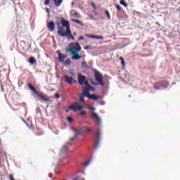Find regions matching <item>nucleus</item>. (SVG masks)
<instances>
[{
  "label": "nucleus",
  "instance_id": "8",
  "mask_svg": "<svg viewBox=\"0 0 180 180\" xmlns=\"http://www.w3.org/2000/svg\"><path fill=\"white\" fill-rule=\"evenodd\" d=\"M157 86H165V88H167V86H168V82L167 81L159 82L155 84L154 88L155 89H160Z\"/></svg>",
  "mask_w": 180,
  "mask_h": 180
},
{
  "label": "nucleus",
  "instance_id": "23",
  "mask_svg": "<svg viewBox=\"0 0 180 180\" xmlns=\"http://www.w3.org/2000/svg\"><path fill=\"white\" fill-rule=\"evenodd\" d=\"M84 129L85 130L86 133H92V128L85 127Z\"/></svg>",
  "mask_w": 180,
  "mask_h": 180
},
{
  "label": "nucleus",
  "instance_id": "39",
  "mask_svg": "<svg viewBox=\"0 0 180 180\" xmlns=\"http://www.w3.org/2000/svg\"><path fill=\"white\" fill-rule=\"evenodd\" d=\"M73 15L78 17V16H79V13H78L76 12V13H75L73 14Z\"/></svg>",
  "mask_w": 180,
  "mask_h": 180
},
{
  "label": "nucleus",
  "instance_id": "42",
  "mask_svg": "<svg viewBox=\"0 0 180 180\" xmlns=\"http://www.w3.org/2000/svg\"><path fill=\"white\" fill-rule=\"evenodd\" d=\"M84 39H85L84 37H80L79 38V40H84Z\"/></svg>",
  "mask_w": 180,
  "mask_h": 180
},
{
  "label": "nucleus",
  "instance_id": "4",
  "mask_svg": "<svg viewBox=\"0 0 180 180\" xmlns=\"http://www.w3.org/2000/svg\"><path fill=\"white\" fill-rule=\"evenodd\" d=\"M28 87L30 89V91H32V92H34V94H35L37 96L39 97L40 99H41V101H44V102H50V98H49L47 96L44 95V93H39V91H37L34 85L29 83Z\"/></svg>",
  "mask_w": 180,
  "mask_h": 180
},
{
  "label": "nucleus",
  "instance_id": "15",
  "mask_svg": "<svg viewBox=\"0 0 180 180\" xmlns=\"http://www.w3.org/2000/svg\"><path fill=\"white\" fill-rule=\"evenodd\" d=\"M68 146H71V143H68L66 145H65L62 149H61V153H67V150H68Z\"/></svg>",
  "mask_w": 180,
  "mask_h": 180
},
{
  "label": "nucleus",
  "instance_id": "26",
  "mask_svg": "<svg viewBox=\"0 0 180 180\" xmlns=\"http://www.w3.org/2000/svg\"><path fill=\"white\" fill-rule=\"evenodd\" d=\"M29 63H30V64H34V63H36V60H34V58L30 57V58Z\"/></svg>",
  "mask_w": 180,
  "mask_h": 180
},
{
  "label": "nucleus",
  "instance_id": "1",
  "mask_svg": "<svg viewBox=\"0 0 180 180\" xmlns=\"http://www.w3.org/2000/svg\"><path fill=\"white\" fill-rule=\"evenodd\" d=\"M56 26L58 29L57 32L58 36H60L61 37H67L69 40H75V38L71 33L70 22H68V20L61 18L60 20L56 21Z\"/></svg>",
  "mask_w": 180,
  "mask_h": 180
},
{
  "label": "nucleus",
  "instance_id": "5",
  "mask_svg": "<svg viewBox=\"0 0 180 180\" xmlns=\"http://www.w3.org/2000/svg\"><path fill=\"white\" fill-rule=\"evenodd\" d=\"M94 77L96 81L98 83V85H101L103 86L105 85V82H103V75L98 70L94 71Z\"/></svg>",
  "mask_w": 180,
  "mask_h": 180
},
{
  "label": "nucleus",
  "instance_id": "44",
  "mask_svg": "<svg viewBox=\"0 0 180 180\" xmlns=\"http://www.w3.org/2000/svg\"><path fill=\"white\" fill-rule=\"evenodd\" d=\"M66 113H68L70 112V110H65Z\"/></svg>",
  "mask_w": 180,
  "mask_h": 180
},
{
  "label": "nucleus",
  "instance_id": "12",
  "mask_svg": "<svg viewBox=\"0 0 180 180\" xmlns=\"http://www.w3.org/2000/svg\"><path fill=\"white\" fill-rule=\"evenodd\" d=\"M90 90H89V87H84L83 88V95L84 96H86V98H88V96H89L91 94H89Z\"/></svg>",
  "mask_w": 180,
  "mask_h": 180
},
{
  "label": "nucleus",
  "instance_id": "19",
  "mask_svg": "<svg viewBox=\"0 0 180 180\" xmlns=\"http://www.w3.org/2000/svg\"><path fill=\"white\" fill-rule=\"evenodd\" d=\"M120 5H122V6H124V8H127V6H129V5L127 4H126V1L124 0H121L120 1Z\"/></svg>",
  "mask_w": 180,
  "mask_h": 180
},
{
  "label": "nucleus",
  "instance_id": "2",
  "mask_svg": "<svg viewBox=\"0 0 180 180\" xmlns=\"http://www.w3.org/2000/svg\"><path fill=\"white\" fill-rule=\"evenodd\" d=\"M68 51L72 54V60H81L82 56L79 55V51L82 50L81 45L79 43H70V48L67 49Z\"/></svg>",
  "mask_w": 180,
  "mask_h": 180
},
{
  "label": "nucleus",
  "instance_id": "31",
  "mask_svg": "<svg viewBox=\"0 0 180 180\" xmlns=\"http://www.w3.org/2000/svg\"><path fill=\"white\" fill-rule=\"evenodd\" d=\"M73 119H72V117H68V121L70 122V123H71L72 122H73Z\"/></svg>",
  "mask_w": 180,
  "mask_h": 180
},
{
  "label": "nucleus",
  "instance_id": "16",
  "mask_svg": "<svg viewBox=\"0 0 180 180\" xmlns=\"http://www.w3.org/2000/svg\"><path fill=\"white\" fill-rule=\"evenodd\" d=\"M87 98H89V99H91L92 101H98V99L99 98V96L94 94V95H89Z\"/></svg>",
  "mask_w": 180,
  "mask_h": 180
},
{
  "label": "nucleus",
  "instance_id": "41",
  "mask_svg": "<svg viewBox=\"0 0 180 180\" xmlns=\"http://www.w3.org/2000/svg\"><path fill=\"white\" fill-rule=\"evenodd\" d=\"M49 178H53V174L52 173H49Z\"/></svg>",
  "mask_w": 180,
  "mask_h": 180
},
{
  "label": "nucleus",
  "instance_id": "45",
  "mask_svg": "<svg viewBox=\"0 0 180 180\" xmlns=\"http://www.w3.org/2000/svg\"><path fill=\"white\" fill-rule=\"evenodd\" d=\"M73 35H74V36H77V32H74V33H73Z\"/></svg>",
  "mask_w": 180,
  "mask_h": 180
},
{
  "label": "nucleus",
  "instance_id": "6",
  "mask_svg": "<svg viewBox=\"0 0 180 180\" xmlns=\"http://www.w3.org/2000/svg\"><path fill=\"white\" fill-rule=\"evenodd\" d=\"M78 82L79 85H82V86H84V85L86 86H89V82H88L86 77L85 76L78 75Z\"/></svg>",
  "mask_w": 180,
  "mask_h": 180
},
{
  "label": "nucleus",
  "instance_id": "20",
  "mask_svg": "<svg viewBox=\"0 0 180 180\" xmlns=\"http://www.w3.org/2000/svg\"><path fill=\"white\" fill-rule=\"evenodd\" d=\"M70 64H71V59H67L65 62H64V65L65 67H67L68 65H70Z\"/></svg>",
  "mask_w": 180,
  "mask_h": 180
},
{
  "label": "nucleus",
  "instance_id": "3",
  "mask_svg": "<svg viewBox=\"0 0 180 180\" xmlns=\"http://www.w3.org/2000/svg\"><path fill=\"white\" fill-rule=\"evenodd\" d=\"M84 94L79 97V101L75 102L69 107V110H72L73 112H78L82 110L84 107L81 103L85 102V98H84Z\"/></svg>",
  "mask_w": 180,
  "mask_h": 180
},
{
  "label": "nucleus",
  "instance_id": "7",
  "mask_svg": "<svg viewBox=\"0 0 180 180\" xmlns=\"http://www.w3.org/2000/svg\"><path fill=\"white\" fill-rule=\"evenodd\" d=\"M63 78L65 79V82H66L69 85H72L73 84H75V82H77V81H75V79H74L72 77H69L68 75H65Z\"/></svg>",
  "mask_w": 180,
  "mask_h": 180
},
{
  "label": "nucleus",
  "instance_id": "9",
  "mask_svg": "<svg viewBox=\"0 0 180 180\" xmlns=\"http://www.w3.org/2000/svg\"><path fill=\"white\" fill-rule=\"evenodd\" d=\"M58 56V60L60 63H64L65 58H67V55L62 54L60 51H56Z\"/></svg>",
  "mask_w": 180,
  "mask_h": 180
},
{
  "label": "nucleus",
  "instance_id": "21",
  "mask_svg": "<svg viewBox=\"0 0 180 180\" xmlns=\"http://www.w3.org/2000/svg\"><path fill=\"white\" fill-rule=\"evenodd\" d=\"M115 8L117 9V13H120L123 9L120 5H115Z\"/></svg>",
  "mask_w": 180,
  "mask_h": 180
},
{
  "label": "nucleus",
  "instance_id": "36",
  "mask_svg": "<svg viewBox=\"0 0 180 180\" xmlns=\"http://www.w3.org/2000/svg\"><path fill=\"white\" fill-rule=\"evenodd\" d=\"M91 5L94 8V9H96V6L95 5V4L91 3Z\"/></svg>",
  "mask_w": 180,
  "mask_h": 180
},
{
  "label": "nucleus",
  "instance_id": "32",
  "mask_svg": "<svg viewBox=\"0 0 180 180\" xmlns=\"http://www.w3.org/2000/svg\"><path fill=\"white\" fill-rule=\"evenodd\" d=\"M90 163H91V160H88L84 163V167H87L88 165H89Z\"/></svg>",
  "mask_w": 180,
  "mask_h": 180
},
{
  "label": "nucleus",
  "instance_id": "11",
  "mask_svg": "<svg viewBox=\"0 0 180 180\" xmlns=\"http://www.w3.org/2000/svg\"><path fill=\"white\" fill-rule=\"evenodd\" d=\"M91 117H94V119H96V124H98V125L101 124V118L99 117L98 114H96V112H92Z\"/></svg>",
  "mask_w": 180,
  "mask_h": 180
},
{
  "label": "nucleus",
  "instance_id": "30",
  "mask_svg": "<svg viewBox=\"0 0 180 180\" xmlns=\"http://www.w3.org/2000/svg\"><path fill=\"white\" fill-rule=\"evenodd\" d=\"M89 87V91H92L94 92V91H95V89L94 87H92V86H91V84H89V86H87Z\"/></svg>",
  "mask_w": 180,
  "mask_h": 180
},
{
  "label": "nucleus",
  "instance_id": "37",
  "mask_svg": "<svg viewBox=\"0 0 180 180\" xmlns=\"http://www.w3.org/2000/svg\"><path fill=\"white\" fill-rule=\"evenodd\" d=\"M87 109H90V110H95V108L93 107H87Z\"/></svg>",
  "mask_w": 180,
  "mask_h": 180
},
{
  "label": "nucleus",
  "instance_id": "25",
  "mask_svg": "<svg viewBox=\"0 0 180 180\" xmlns=\"http://www.w3.org/2000/svg\"><path fill=\"white\" fill-rule=\"evenodd\" d=\"M105 16H107L108 20H110V13H109V11H105Z\"/></svg>",
  "mask_w": 180,
  "mask_h": 180
},
{
  "label": "nucleus",
  "instance_id": "40",
  "mask_svg": "<svg viewBox=\"0 0 180 180\" xmlns=\"http://www.w3.org/2000/svg\"><path fill=\"white\" fill-rule=\"evenodd\" d=\"M89 49H90V47L89 46H85L84 48V50H89Z\"/></svg>",
  "mask_w": 180,
  "mask_h": 180
},
{
  "label": "nucleus",
  "instance_id": "14",
  "mask_svg": "<svg viewBox=\"0 0 180 180\" xmlns=\"http://www.w3.org/2000/svg\"><path fill=\"white\" fill-rule=\"evenodd\" d=\"M20 49H21V50H26V42L24 41H21L20 42V44H18Z\"/></svg>",
  "mask_w": 180,
  "mask_h": 180
},
{
  "label": "nucleus",
  "instance_id": "27",
  "mask_svg": "<svg viewBox=\"0 0 180 180\" xmlns=\"http://www.w3.org/2000/svg\"><path fill=\"white\" fill-rule=\"evenodd\" d=\"M120 60H121V64L122 67H124V58H123V57H120Z\"/></svg>",
  "mask_w": 180,
  "mask_h": 180
},
{
  "label": "nucleus",
  "instance_id": "22",
  "mask_svg": "<svg viewBox=\"0 0 180 180\" xmlns=\"http://www.w3.org/2000/svg\"><path fill=\"white\" fill-rule=\"evenodd\" d=\"M72 22H74L75 23H77V25H83L84 23H82V21L79 20H72Z\"/></svg>",
  "mask_w": 180,
  "mask_h": 180
},
{
  "label": "nucleus",
  "instance_id": "13",
  "mask_svg": "<svg viewBox=\"0 0 180 180\" xmlns=\"http://www.w3.org/2000/svg\"><path fill=\"white\" fill-rule=\"evenodd\" d=\"M89 39H95L96 40H103V36H96V35H86Z\"/></svg>",
  "mask_w": 180,
  "mask_h": 180
},
{
  "label": "nucleus",
  "instance_id": "33",
  "mask_svg": "<svg viewBox=\"0 0 180 180\" xmlns=\"http://www.w3.org/2000/svg\"><path fill=\"white\" fill-rule=\"evenodd\" d=\"M50 4V0H46L44 2V5L47 6Z\"/></svg>",
  "mask_w": 180,
  "mask_h": 180
},
{
  "label": "nucleus",
  "instance_id": "28",
  "mask_svg": "<svg viewBox=\"0 0 180 180\" xmlns=\"http://www.w3.org/2000/svg\"><path fill=\"white\" fill-rule=\"evenodd\" d=\"M77 137H78L77 136H76V134H75V136L74 137H72L70 139V141H75V140H77Z\"/></svg>",
  "mask_w": 180,
  "mask_h": 180
},
{
  "label": "nucleus",
  "instance_id": "29",
  "mask_svg": "<svg viewBox=\"0 0 180 180\" xmlns=\"http://www.w3.org/2000/svg\"><path fill=\"white\" fill-rule=\"evenodd\" d=\"M85 115H86V111H82L79 113V116H85Z\"/></svg>",
  "mask_w": 180,
  "mask_h": 180
},
{
  "label": "nucleus",
  "instance_id": "35",
  "mask_svg": "<svg viewBox=\"0 0 180 180\" xmlns=\"http://www.w3.org/2000/svg\"><path fill=\"white\" fill-rule=\"evenodd\" d=\"M10 180H15V177H13V174H10Z\"/></svg>",
  "mask_w": 180,
  "mask_h": 180
},
{
  "label": "nucleus",
  "instance_id": "34",
  "mask_svg": "<svg viewBox=\"0 0 180 180\" xmlns=\"http://www.w3.org/2000/svg\"><path fill=\"white\" fill-rule=\"evenodd\" d=\"M82 67H84V68L86 67V62H82Z\"/></svg>",
  "mask_w": 180,
  "mask_h": 180
},
{
  "label": "nucleus",
  "instance_id": "24",
  "mask_svg": "<svg viewBox=\"0 0 180 180\" xmlns=\"http://www.w3.org/2000/svg\"><path fill=\"white\" fill-rule=\"evenodd\" d=\"M96 139L98 141L101 140V130H98L96 133Z\"/></svg>",
  "mask_w": 180,
  "mask_h": 180
},
{
  "label": "nucleus",
  "instance_id": "10",
  "mask_svg": "<svg viewBox=\"0 0 180 180\" xmlns=\"http://www.w3.org/2000/svg\"><path fill=\"white\" fill-rule=\"evenodd\" d=\"M47 28L49 30V32H54V29H56V24H54V22H49L47 24Z\"/></svg>",
  "mask_w": 180,
  "mask_h": 180
},
{
  "label": "nucleus",
  "instance_id": "17",
  "mask_svg": "<svg viewBox=\"0 0 180 180\" xmlns=\"http://www.w3.org/2000/svg\"><path fill=\"white\" fill-rule=\"evenodd\" d=\"M76 136H81V134H84V133H86V131L85 129H80L79 131H75Z\"/></svg>",
  "mask_w": 180,
  "mask_h": 180
},
{
  "label": "nucleus",
  "instance_id": "43",
  "mask_svg": "<svg viewBox=\"0 0 180 180\" xmlns=\"http://www.w3.org/2000/svg\"><path fill=\"white\" fill-rule=\"evenodd\" d=\"M60 103H58L57 105H56V108H57V109H60Z\"/></svg>",
  "mask_w": 180,
  "mask_h": 180
},
{
  "label": "nucleus",
  "instance_id": "38",
  "mask_svg": "<svg viewBox=\"0 0 180 180\" xmlns=\"http://www.w3.org/2000/svg\"><path fill=\"white\" fill-rule=\"evenodd\" d=\"M55 98H56V99H59L60 98V94H56Z\"/></svg>",
  "mask_w": 180,
  "mask_h": 180
},
{
  "label": "nucleus",
  "instance_id": "18",
  "mask_svg": "<svg viewBox=\"0 0 180 180\" xmlns=\"http://www.w3.org/2000/svg\"><path fill=\"white\" fill-rule=\"evenodd\" d=\"M55 6L58 8L63 4V0H54L53 1Z\"/></svg>",
  "mask_w": 180,
  "mask_h": 180
}]
</instances>
